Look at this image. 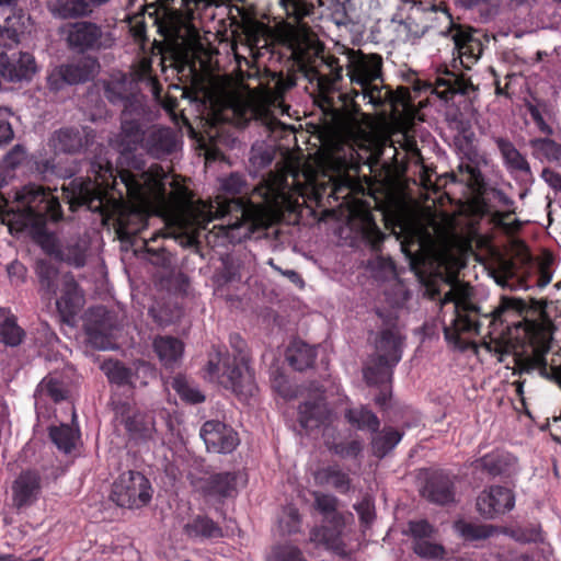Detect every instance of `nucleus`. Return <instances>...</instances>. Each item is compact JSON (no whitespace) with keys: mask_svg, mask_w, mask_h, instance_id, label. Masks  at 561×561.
Segmentation results:
<instances>
[{"mask_svg":"<svg viewBox=\"0 0 561 561\" xmlns=\"http://www.w3.org/2000/svg\"><path fill=\"white\" fill-rule=\"evenodd\" d=\"M165 178V172L158 164L140 174L121 171L119 182L114 178V188L121 197L125 194L134 203L130 208H124L118 214V232L122 236L136 234L147 226L145 208L151 201L165 207L168 222L183 233L206 229L207 224L214 219H222L225 222L214 226L210 233L230 243H239L250 238L256 227H267L271 221L280 218L279 160L275 163V170L253 188L248 201L242 197L217 198L209 204H194L186 198V190L182 186L167 197Z\"/></svg>","mask_w":561,"mask_h":561,"instance_id":"obj_1","label":"nucleus"},{"mask_svg":"<svg viewBox=\"0 0 561 561\" xmlns=\"http://www.w3.org/2000/svg\"><path fill=\"white\" fill-rule=\"evenodd\" d=\"M444 337L465 351L476 335L503 340V352L516 357L519 375H537L561 387V364L548 365L554 325L543 309L531 308L518 297L503 296L497 307L482 313L462 291L450 288L442 299Z\"/></svg>","mask_w":561,"mask_h":561,"instance_id":"obj_2","label":"nucleus"},{"mask_svg":"<svg viewBox=\"0 0 561 561\" xmlns=\"http://www.w3.org/2000/svg\"><path fill=\"white\" fill-rule=\"evenodd\" d=\"M283 47L290 56L283 65V94L296 85L298 76L317 82L321 92H330L342 79L343 68L310 26L314 4L309 0H283Z\"/></svg>","mask_w":561,"mask_h":561,"instance_id":"obj_3","label":"nucleus"},{"mask_svg":"<svg viewBox=\"0 0 561 561\" xmlns=\"http://www.w3.org/2000/svg\"><path fill=\"white\" fill-rule=\"evenodd\" d=\"M280 73L267 71L257 87L240 83L222 92L220 107L214 115L217 122H231L244 127L255 121L267 134V140L256 141L251 148L250 163L255 171L267 168L280 149Z\"/></svg>","mask_w":561,"mask_h":561,"instance_id":"obj_4","label":"nucleus"},{"mask_svg":"<svg viewBox=\"0 0 561 561\" xmlns=\"http://www.w3.org/2000/svg\"><path fill=\"white\" fill-rule=\"evenodd\" d=\"M283 222L286 215L300 213L301 207L313 209L321 207L322 201L327 196L339 201L350 186L337 184L325 172H320L311 165H305L301 171H297L294 176V187H290L287 181L289 173V158L291 146H298L297 128L294 125L283 123ZM350 192H346V195Z\"/></svg>","mask_w":561,"mask_h":561,"instance_id":"obj_5","label":"nucleus"},{"mask_svg":"<svg viewBox=\"0 0 561 561\" xmlns=\"http://www.w3.org/2000/svg\"><path fill=\"white\" fill-rule=\"evenodd\" d=\"M59 201L39 185H26L14 193V201L0 193V218L11 234H42L48 221L61 218Z\"/></svg>","mask_w":561,"mask_h":561,"instance_id":"obj_6","label":"nucleus"},{"mask_svg":"<svg viewBox=\"0 0 561 561\" xmlns=\"http://www.w3.org/2000/svg\"><path fill=\"white\" fill-rule=\"evenodd\" d=\"M205 379L207 382H217L219 386H250L254 382V373L244 355H241L239 362L230 367L226 350L218 347L210 354Z\"/></svg>","mask_w":561,"mask_h":561,"instance_id":"obj_7","label":"nucleus"},{"mask_svg":"<svg viewBox=\"0 0 561 561\" xmlns=\"http://www.w3.org/2000/svg\"><path fill=\"white\" fill-rule=\"evenodd\" d=\"M443 15L446 26L439 31V35L451 37L455 45L454 54H457V57L454 58V64L459 61L465 69H470L482 53L481 41L473 35L476 30L471 26L456 23L448 11H444Z\"/></svg>","mask_w":561,"mask_h":561,"instance_id":"obj_8","label":"nucleus"},{"mask_svg":"<svg viewBox=\"0 0 561 561\" xmlns=\"http://www.w3.org/2000/svg\"><path fill=\"white\" fill-rule=\"evenodd\" d=\"M112 500L121 507H141L151 500L149 480L140 472H123L113 484Z\"/></svg>","mask_w":561,"mask_h":561,"instance_id":"obj_9","label":"nucleus"},{"mask_svg":"<svg viewBox=\"0 0 561 561\" xmlns=\"http://www.w3.org/2000/svg\"><path fill=\"white\" fill-rule=\"evenodd\" d=\"M68 46L79 53L111 47L113 38L98 24L90 21L67 23L61 28Z\"/></svg>","mask_w":561,"mask_h":561,"instance_id":"obj_10","label":"nucleus"},{"mask_svg":"<svg viewBox=\"0 0 561 561\" xmlns=\"http://www.w3.org/2000/svg\"><path fill=\"white\" fill-rule=\"evenodd\" d=\"M382 327L376 336V356L399 363L402 358L405 336L398 327V317L390 310L377 309Z\"/></svg>","mask_w":561,"mask_h":561,"instance_id":"obj_11","label":"nucleus"},{"mask_svg":"<svg viewBox=\"0 0 561 561\" xmlns=\"http://www.w3.org/2000/svg\"><path fill=\"white\" fill-rule=\"evenodd\" d=\"M39 69L35 56L30 51L0 53V75L9 83H30Z\"/></svg>","mask_w":561,"mask_h":561,"instance_id":"obj_12","label":"nucleus"},{"mask_svg":"<svg viewBox=\"0 0 561 561\" xmlns=\"http://www.w3.org/2000/svg\"><path fill=\"white\" fill-rule=\"evenodd\" d=\"M28 20L18 8V0H0V46L11 48L18 45Z\"/></svg>","mask_w":561,"mask_h":561,"instance_id":"obj_13","label":"nucleus"},{"mask_svg":"<svg viewBox=\"0 0 561 561\" xmlns=\"http://www.w3.org/2000/svg\"><path fill=\"white\" fill-rule=\"evenodd\" d=\"M56 308L66 323H72L76 316L84 306V294L70 273L60 276V285L57 290Z\"/></svg>","mask_w":561,"mask_h":561,"instance_id":"obj_14","label":"nucleus"},{"mask_svg":"<svg viewBox=\"0 0 561 561\" xmlns=\"http://www.w3.org/2000/svg\"><path fill=\"white\" fill-rule=\"evenodd\" d=\"M515 496L511 489L491 485L477 497L476 507L484 519H495L513 510Z\"/></svg>","mask_w":561,"mask_h":561,"instance_id":"obj_15","label":"nucleus"},{"mask_svg":"<svg viewBox=\"0 0 561 561\" xmlns=\"http://www.w3.org/2000/svg\"><path fill=\"white\" fill-rule=\"evenodd\" d=\"M324 525L314 526L309 534V540L316 545L323 546L327 550L340 557L346 556V545L342 534L345 527L343 515L327 517Z\"/></svg>","mask_w":561,"mask_h":561,"instance_id":"obj_16","label":"nucleus"},{"mask_svg":"<svg viewBox=\"0 0 561 561\" xmlns=\"http://www.w3.org/2000/svg\"><path fill=\"white\" fill-rule=\"evenodd\" d=\"M239 472H215L199 479V491L205 499L222 503L238 495Z\"/></svg>","mask_w":561,"mask_h":561,"instance_id":"obj_17","label":"nucleus"},{"mask_svg":"<svg viewBox=\"0 0 561 561\" xmlns=\"http://www.w3.org/2000/svg\"><path fill=\"white\" fill-rule=\"evenodd\" d=\"M208 451L217 454L232 453L240 440L238 433L219 421H207L199 433Z\"/></svg>","mask_w":561,"mask_h":561,"instance_id":"obj_18","label":"nucleus"},{"mask_svg":"<svg viewBox=\"0 0 561 561\" xmlns=\"http://www.w3.org/2000/svg\"><path fill=\"white\" fill-rule=\"evenodd\" d=\"M91 73L92 69L87 60L56 66L47 71L46 87L50 92L57 93L67 85L89 80Z\"/></svg>","mask_w":561,"mask_h":561,"instance_id":"obj_19","label":"nucleus"},{"mask_svg":"<svg viewBox=\"0 0 561 561\" xmlns=\"http://www.w3.org/2000/svg\"><path fill=\"white\" fill-rule=\"evenodd\" d=\"M383 60L379 54H364L358 51V57L350 60L347 73L351 82L359 87H366L373 81L382 83Z\"/></svg>","mask_w":561,"mask_h":561,"instance_id":"obj_20","label":"nucleus"},{"mask_svg":"<svg viewBox=\"0 0 561 561\" xmlns=\"http://www.w3.org/2000/svg\"><path fill=\"white\" fill-rule=\"evenodd\" d=\"M95 319L87 325L88 340L92 346L102 351L114 350L116 344L117 327L114 323V317L103 308L95 310Z\"/></svg>","mask_w":561,"mask_h":561,"instance_id":"obj_21","label":"nucleus"},{"mask_svg":"<svg viewBox=\"0 0 561 561\" xmlns=\"http://www.w3.org/2000/svg\"><path fill=\"white\" fill-rule=\"evenodd\" d=\"M70 185L72 205H85L92 211L104 210L107 193L96 181L75 179Z\"/></svg>","mask_w":561,"mask_h":561,"instance_id":"obj_22","label":"nucleus"},{"mask_svg":"<svg viewBox=\"0 0 561 561\" xmlns=\"http://www.w3.org/2000/svg\"><path fill=\"white\" fill-rule=\"evenodd\" d=\"M42 491V477L37 470L22 471L12 485L13 503L18 508L34 504Z\"/></svg>","mask_w":561,"mask_h":561,"instance_id":"obj_23","label":"nucleus"},{"mask_svg":"<svg viewBox=\"0 0 561 561\" xmlns=\"http://www.w3.org/2000/svg\"><path fill=\"white\" fill-rule=\"evenodd\" d=\"M142 148L151 157L160 159L178 150L179 138L170 127H152L146 133Z\"/></svg>","mask_w":561,"mask_h":561,"instance_id":"obj_24","label":"nucleus"},{"mask_svg":"<svg viewBox=\"0 0 561 561\" xmlns=\"http://www.w3.org/2000/svg\"><path fill=\"white\" fill-rule=\"evenodd\" d=\"M422 496L437 505H447L455 501V484L443 471H434L425 480Z\"/></svg>","mask_w":561,"mask_h":561,"instance_id":"obj_25","label":"nucleus"},{"mask_svg":"<svg viewBox=\"0 0 561 561\" xmlns=\"http://www.w3.org/2000/svg\"><path fill=\"white\" fill-rule=\"evenodd\" d=\"M435 90L440 99L450 101L456 94L468 95L474 90L471 80L462 72H456L447 68L439 71L435 80Z\"/></svg>","mask_w":561,"mask_h":561,"instance_id":"obj_26","label":"nucleus"},{"mask_svg":"<svg viewBox=\"0 0 561 561\" xmlns=\"http://www.w3.org/2000/svg\"><path fill=\"white\" fill-rule=\"evenodd\" d=\"M183 534L194 542L216 540L224 536L222 528L207 515H194L183 526Z\"/></svg>","mask_w":561,"mask_h":561,"instance_id":"obj_27","label":"nucleus"},{"mask_svg":"<svg viewBox=\"0 0 561 561\" xmlns=\"http://www.w3.org/2000/svg\"><path fill=\"white\" fill-rule=\"evenodd\" d=\"M455 533L463 541L473 548L481 547V542L491 538L499 531V527L491 524H482L466 519H458L453 525Z\"/></svg>","mask_w":561,"mask_h":561,"instance_id":"obj_28","label":"nucleus"},{"mask_svg":"<svg viewBox=\"0 0 561 561\" xmlns=\"http://www.w3.org/2000/svg\"><path fill=\"white\" fill-rule=\"evenodd\" d=\"M503 163L511 174L531 175V168L526 157L515 147V145L504 137L492 136Z\"/></svg>","mask_w":561,"mask_h":561,"instance_id":"obj_29","label":"nucleus"},{"mask_svg":"<svg viewBox=\"0 0 561 561\" xmlns=\"http://www.w3.org/2000/svg\"><path fill=\"white\" fill-rule=\"evenodd\" d=\"M146 133L138 119L128 118L127 113H124L121 133L117 135L115 146L122 153L133 152L139 146L142 148Z\"/></svg>","mask_w":561,"mask_h":561,"instance_id":"obj_30","label":"nucleus"},{"mask_svg":"<svg viewBox=\"0 0 561 561\" xmlns=\"http://www.w3.org/2000/svg\"><path fill=\"white\" fill-rule=\"evenodd\" d=\"M516 465V458L508 451L495 449L473 462L479 469L491 477L510 473Z\"/></svg>","mask_w":561,"mask_h":561,"instance_id":"obj_31","label":"nucleus"},{"mask_svg":"<svg viewBox=\"0 0 561 561\" xmlns=\"http://www.w3.org/2000/svg\"><path fill=\"white\" fill-rule=\"evenodd\" d=\"M122 423L133 440L147 442L152 439L156 433V423L151 413L137 411L126 416Z\"/></svg>","mask_w":561,"mask_h":561,"instance_id":"obj_32","label":"nucleus"},{"mask_svg":"<svg viewBox=\"0 0 561 561\" xmlns=\"http://www.w3.org/2000/svg\"><path fill=\"white\" fill-rule=\"evenodd\" d=\"M398 363L374 355L364 368V378L367 386L391 385L393 368Z\"/></svg>","mask_w":561,"mask_h":561,"instance_id":"obj_33","label":"nucleus"},{"mask_svg":"<svg viewBox=\"0 0 561 561\" xmlns=\"http://www.w3.org/2000/svg\"><path fill=\"white\" fill-rule=\"evenodd\" d=\"M285 356L293 369L304 371L312 367L317 357V350L304 341L295 340L287 347Z\"/></svg>","mask_w":561,"mask_h":561,"instance_id":"obj_34","label":"nucleus"},{"mask_svg":"<svg viewBox=\"0 0 561 561\" xmlns=\"http://www.w3.org/2000/svg\"><path fill=\"white\" fill-rule=\"evenodd\" d=\"M328 419L329 410L323 399L306 401L299 407V422L307 431L320 427Z\"/></svg>","mask_w":561,"mask_h":561,"instance_id":"obj_35","label":"nucleus"},{"mask_svg":"<svg viewBox=\"0 0 561 561\" xmlns=\"http://www.w3.org/2000/svg\"><path fill=\"white\" fill-rule=\"evenodd\" d=\"M49 144L56 152L64 153L78 152L84 146L82 133L75 128H62L55 131Z\"/></svg>","mask_w":561,"mask_h":561,"instance_id":"obj_36","label":"nucleus"},{"mask_svg":"<svg viewBox=\"0 0 561 561\" xmlns=\"http://www.w3.org/2000/svg\"><path fill=\"white\" fill-rule=\"evenodd\" d=\"M153 348L161 363L172 367L181 359L184 346L176 337L159 336L153 342Z\"/></svg>","mask_w":561,"mask_h":561,"instance_id":"obj_37","label":"nucleus"},{"mask_svg":"<svg viewBox=\"0 0 561 561\" xmlns=\"http://www.w3.org/2000/svg\"><path fill=\"white\" fill-rule=\"evenodd\" d=\"M360 90L363 99L368 100V103L375 107L394 105L397 102V96L392 89L386 85L383 80L382 83L380 81H373L366 87H360Z\"/></svg>","mask_w":561,"mask_h":561,"instance_id":"obj_38","label":"nucleus"},{"mask_svg":"<svg viewBox=\"0 0 561 561\" xmlns=\"http://www.w3.org/2000/svg\"><path fill=\"white\" fill-rule=\"evenodd\" d=\"M360 233L373 252L381 251L386 234L380 230L369 210L364 211L360 216Z\"/></svg>","mask_w":561,"mask_h":561,"instance_id":"obj_39","label":"nucleus"},{"mask_svg":"<svg viewBox=\"0 0 561 561\" xmlns=\"http://www.w3.org/2000/svg\"><path fill=\"white\" fill-rule=\"evenodd\" d=\"M345 417L350 424L358 430H367L371 433H377L380 427V421L377 415L365 407L348 409Z\"/></svg>","mask_w":561,"mask_h":561,"instance_id":"obj_40","label":"nucleus"},{"mask_svg":"<svg viewBox=\"0 0 561 561\" xmlns=\"http://www.w3.org/2000/svg\"><path fill=\"white\" fill-rule=\"evenodd\" d=\"M60 13L66 18L89 15L94 8L107 3L110 0H56Z\"/></svg>","mask_w":561,"mask_h":561,"instance_id":"obj_41","label":"nucleus"},{"mask_svg":"<svg viewBox=\"0 0 561 561\" xmlns=\"http://www.w3.org/2000/svg\"><path fill=\"white\" fill-rule=\"evenodd\" d=\"M87 247L79 240H73L61 244L56 251V257L76 267H82L85 264Z\"/></svg>","mask_w":561,"mask_h":561,"instance_id":"obj_42","label":"nucleus"},{"mask_svg":"<svg viewBox=\"0 0 561 561\" xmlns=\"http://www.w3.org/2000/svg\"><path fill=\"white\" fill-rule=\"evenodd\" d=\"M134 404L133 388H113L110 405L115 415L122 417V421L130 415Z\"/></svg>","mask_w":561,"mask_h":561,"instance_id":"obj_43","label":"nucleus"},{"mask_svg":"<svg viewBox=\"0 0 561 561\" xmlns=\"http://www.w3.org/2000/svg\"><path fill=\"white\" fill-rule=\"evenodd\" d=\"M402 436L403 433L394 428H385L382 434L375 436L371 440L374 455L383 458L400 443Z\"/></svg>","mask_w":561,"mask_h":561,"instance_id":"obj_44","label":"nucleus"},{"mask_svg":"<svg viewBox=\"0 0 561 561\" xmlns=\"http://www.w3.org/2000/svg\"><path fill=\"white\" fill-rule=\"evenodd\" d=\"M37 275L41 289L49 296H57V290L60 285V277L57 270L50 264L41 262L37 265Z\"/></svg>","mask_w":561,"mask_h":561,"instance_id":"obj_45","label":"nucleus"},{"mask_svg":"<svg viewBox=\"0 0 561 561\" xmlns=\"http://www.w3.org/2000/svg\"><path fill=\"white\" fill-rule=\"evenodd\" d=\"M49 437L57 448L65 454H70L75 448L76 433L69 425L61 424L60 426L50 427Z\"/></svg>","mask_w":561,"mask_h":561,"instance_id":"obj_46","label":"nucleus"},{"mask_svg":"<svg viewBox=\"0 0 561 561\" xmlns=\"http://www.w3.org/2000/svg\"><path fill=\"white\" fill-rule=\"evenodd\" d=\"M324 482L332 485L337 492L345 494L351 489V479L337 465H332L321 471Z\"/></svg>","mask_w":561,"mask_h":561,"instance_id":"obj_47","label":"nucleus"},{"mask_svg":"<svg viewBox=\"0 0 561 561\" xmlns=\"http://www.w3.org/2000/svg\"><path fill=\"white\" fill-rule=\"evenodd\" d=\"M100 368L111 383L119 386L130 382V370L118 360H104Z\"/></svg>","mask_w":561,"mask_h":561,"instance_id":"obj_48","label":"nucleus"},{"mask_svg":"<svg viewBox=\"0 0 561 561\" xmlns=\"http://www.w3.org/2000/svg\"><path fill=\"white\" fill-rule=\"evenodd\" d=\"M2 342L9 346H18L24 337V331L16 324L14 317H7L0 327Z\"/></svg>","mask_w":561,"mask_h":561,"instance_id":"obj_49","label":"nucleus"},{"mask_svg":"<svg viewBox=\"0 0 561 561\" xmlns=\"http://www.w3.org/2000/svg\"><path fill=\"white\" fill-rule=\"evenodd\" d=\"M413 551L427 559H443L446 554V549L443 545L425 540H415L412 545Z\"/></svg>","mask_w":561,"mask_h":561,"instance_id":"obj_50","label":"nucleus"},{"mask_svg":"<svg viewBox=\"0 0 561 561\" xmlns=\"http://www.w3.org/2000/svg\"><path fill=\"white\" fill-rule=\"evenodd\" d=\"M339 500L331 494L316 493L314 494V507L323 515V520L327 517L343 515L337 512Z\"/></svg>","mask_w":561,"mask_h":561,"instance_id":"obj_51","label":"nucleus"},{"mask_svg":"<svg viewBox=\"0 0 561 561\" xmlns=\"http://www.w3.org/2000/svg\"><path fill=\"white\" fill-rule=\"evenodd\" d=\"M400 25L405 32L404 39L412 43L422 38L428 28L427 25L417 23L416 20L411 15L401 21Z\"/></svg>","mask_w":561,"mask_h":561,"instance_id":"obj_52","label":"nucleus"},{"mask_svg":"<svg viewBox=\"0 0 561 561\" xmlns=\"http://www.w3.org/2000/svg\"><path fill=\"white\" fill-rule=\"evenodd\" d=\"M409 533L415 540H425L436 534V528L426 519L411 520L409 523Z\"/></svg>","mask_w":561,"mask_h":561,"instance_id":"obj_53","label":"nucleus"},{"mask_svg":"<svg viewBox=\"0 0 561 561\" xmlns=\"http://www.w3.org/2000/svg\"><path fill=\"white\" fill-rule=\"evenodd\" d=\"M221 188L231 195L248 193L245 179L239 173H231L228 178L222 179Z\"/></svg>","mask_w":561,"mask_h":561,"instance_id":"obj_54","label":"nucleus"},{"mask_svg":"<svg viewBox=\"0 0 561 561\" xmlns=\"http://www.w3.org/2000/svg\"><path fill=\"white\" fill-rule=\"evenodd\" d=\"M331 450L342 458H356L363 450V445L359 440L341 442L331 447Z\"/></svg>","mask_w":561,"mask_h":561,"instance_id":"obj_55","label":"nucleus"},{"mask_svg":"<svg viewBox=\"0 0 561 561\" xmlns=\"http://www.w3.org/2000/svg\"><path fill=\"white\" fill-rule=\"evenodd\" d=\"M417 250L412 252L410 245L405 242L402 243V251L407 255L410 261V265L412 270L419 271L426 264V256L423 253V248L420 242L416 243Z\"/></svg>","mask_w":561,"mask_h":561,"instance_id":"obj_56","label":"nucleus"},{"mask_svg":"<svg viewBox=\"0 0 561 561\" xmlns=\"http://www.w3.org/2000/svg\"><path fill=\"white\" fill-rule=\"evenodd\" d=\"M181 399L186 404H198L205 401V394L198 388H174Z\"/></svg>","mask_w":561,"mask_h":561,"instance_id":"obj_57","label":"nucleus"},{"mask_svg":"<svg viewBox=\"0 0 561 561\" xmlns=\"http://www.w3.org/2000/svg\"><path fill=\"white\" fill-rule=\"evenodd\" d=\"M553 259L548 255L538 266L537 286L542 288L546 287L552 279L551 264Z\"/></svg>","mask_w":561,"mask_h":561,"instance_id":"obj_58","label":"nucleus"},{"mask_svg":"<svg viewBox=\"0 0 561 561\" xmlns=\"http://www.w3.org/2000/svg\"><path fill=\"white\" fill-rule=\"evenodd\" d=\"M125 85L123 82H108L105 84V98L112 103H118L125 100Z\"/></svg>","mask_w":561,"mask_h":561,"instance_id":"obj_59","label":"nucleus"},{"mask_svg":"<svg viewBox=\"0 0 561 561\" xmlns=\"http://www.w3.org/2000/svg\"><path fill=\"white\" fill-rule=\"evenodd\" d=\"M26 159L25 148L21 145H15L5 156V163L8 167L14 169L22 164Z\"/></svg>","mask_w":561,"mask_h":561,"instance_id":"obj_60","label":"nucleus"},{"mask_svg":"<svg viewBox=\"0 0 561 561\" xmlns=\"http://www.w3.org/2000/svg\"><path fill=\"white\" fill-rule=\"evenodd\" d=\"M414 5L417 7V9H420L421 11L434 12L435 14L439 15L437 19H442L443 21H444L443 12L444 11L449 12L448 8L443 2L436 3L435 0H416Z\"/></svg>","mask_w":561,"mask_h":561,"instance_id":"obj_61","label":"nucleus"},{"mask_svg":"<svg viewBox=\"0 0 561 561\" xmlns=\"http://www.w3.org/2000/svg\"><path fill=\"white\" fill-rule=\"evenodd\" d=\"M527 111L534 121V123L537 125L540 131L550 135L552 133L551 127L546 123L541 111L537 105H534L531 103L527 104Z\"/></svg>","mask_w":561,"mask_h":561,"instance_id":"obj_62","label":"nucleus"},{"mask_svg":"<svg viewBox=\"0 0 561 561\" xmlns=\"http://www.w3.org/2000/svg\"><path fill=\"white\" fill-rule=\"evenodd\" d=\"M513 214H515V208L513 209H507L506 211H500V210H495L491 214V222L504 230V231H510L512 229H514L513 227L510 226V224L506 221Z\"/></svg>","mask_w":561,"mask_h":561,"instance_id":"obj_63","label":"nucleus"},{"mask_svg":"<svg viewBox=\"0 0 561 561\" xmlns=\"http://www.w3.org/2000/svg\"><path fill=\"white\" fill-rule=\"evenodd\" d=\"M355 510L359 515L362 523L368 525L373 522L375 517V508L369 500H363L360 503L355 505Z\"/></svg>","mask_w":561,"mask_h":561,"instance_id":"obj_64","label":"nucleus"}]
</instances>
